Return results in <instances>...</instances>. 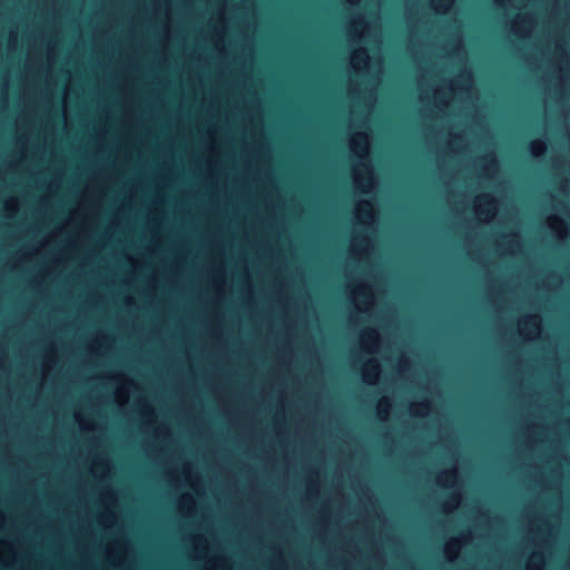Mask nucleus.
Masks as SVG:
<instances>
[{
	"instance_id": "f257e3e1",
	"label": "nucleus",
	"mask_w": 570,
	"mask_h": 570,
	"mask_svg": "<svg viewBox=\"0 0 570 570\" xmlns=\"http://www.w3.org/2000/svg\"><path fill=\"white\" fill-rule=\"evenodd\" d=\"M380 372V366L376 361H368L366 364L365 376L370 381L372 377L376 376Z\"/></svg>"
},
{
	"instance_id": "f03ea898",
	"label": "nucleus",
	"mask_w": 570,
	"mask_h": 570,
	"mask_svg": "<svg viewBox=\"0 0 570 570\" xmlns=\"http://www.w3.org/2000/svg\"><path fill=\"white\" fill-rule=\"evenodd\" d=\"M544 144L541 141H534L531 144V150L534 155H539L543 151Z\"/></svg>"
},
{
	"instance_id": "7ed1b4c3",
	"label": "nucleus",
	"mask_w": 570,
	"mask_h": 570,
	"mask_svg": "<svg viewBox=\"0 0 570 570\" xmlns=\"http://www.w3.org/2000/svg\"><path fill=\"white\" fill-rule=\"evenodd\" d=\"M355 58L362 62H367V59H368L367 53L364 50L357 51L355 55Z\"/></svg>"
},
{
	"instance_id": "20e7f679",
	"label": "nucleus",
	"mask_w": 570,
	"mask_h": 570,
	"mask_svg": "<svg viewBox=\"0 0 570 570\" xmlns=\"http://www.w3.org/2000/svg\"><path fill=\"white\" fill-rule=\"evenodd\" d=\"M364 336H365L366 341H367V342H371V343H372V342H375V340H376V338H375V333H374V331H368V332H366V333L364 334Z\"/></svg>"
},
{
	"instance_id": "39448f33",
	"label": "nucleus",
	"mask_w": 570,
	"mask_h": 570,
	"mask_svg": "<svg viewBox=\"0 0 570 570\" xmlns=\"http://www.w3.org/2000/svg\"><path fill=\"white\" fill-rule=\"evenodd\" d=\"M485 205H491L493 204V200L492 198L489 196V195H484L480 198Z\"/></svg>"
},
{
	"instance_id": "423d86ee",
	"label": "nucleus",
	"mask_w": 570,
	"mask_h": 570,
	"mask_svg": "<svg viewBox=\"0 0 570 570\" xmlns=\"http://www.w3.org/2000/svg\"><path fill=\"white\" fill-rule=\"evenodd\" d=\"M389 406V402L386 400L380 402V412L384 411L386 412V409Z\"/></svg>"
},
{
	"instance_id": "0eeeda50",
	"label": "nucleus",
	"mask_w": 570,
	"mask_h": 570,
	"mask_svg": "<svg viewBox=\"0 0 570 570\" xmlns=\"http://www.w3.org/2000/svg\"><path fill=\"white\" fill-rule=\"evenodd\" d=\"M444 476L446 479H454L455 478V472L453 470L446 471V472H444Z\"/></svg>"
},
{
	"instance_id": "6e6552de",
	"label": "nucleus",
	"mask_w": 570,
	"mask_h": 570,
	"mask_svg": "<svg viewBox=\"0 0 570 570\" xmlns=\"http://www.w3.org/2000/svg\"><path fill=\"white\" fill-rule=\"evenodd\" d=\"M358 138H360L362 141H364V142H365V140H366V136H365L364 134H360V135H358Z\"/></svg>"
},
{
	"instance_id": "1a4fd4ad",
	"label": "nucleus",
	"mask_w": 570,
	"mask_h": 570,
	"mask_svg": "<svg viewBox=\"0 0 570 570\" xmlns=\"http://www.w3.org/2000/svg\"><path fill=\"white\" fill-rule=\"evenodd\" d=\"M532 320H533V317H532V316H529V317L527 318V321H528V322H531Z\"/></svg>"
},
{
	"instance_id": "9d476101",
	"label": "nucleus",
	"mask_w": 570,
	"mask_h": 570,
	"mask_svg": "<svg viewBox=\"0 0 570 570\" xmlns=\"http://www.w3.org/2000/svg\"><path fill=\"white\" fill-rule=\"evenodd\" d=\"M481 213H485V214H488V213H489V210L481 209Z\"/></svg>"
}]
</instances>
